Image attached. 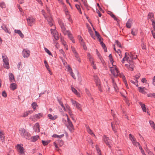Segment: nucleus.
I'll return each mask as SVG.
<instances>
[{
  "label": "nucleus",
  "mask_w": 155,
  "mask_h": 155,
  "mask_svg": "<svg viewBox=\"0 0 155 155\" xmlns=\"http://www.w3.org/2000/svg\"><path fill=\"white\" fill-rule=\"evenodd\" d=\"M64 136V134H63L61 135H58L56 134H54L52 136V137H57L58 138H61L62 137Z\"/></svg>",
  "instance_id": "obj_37"
},
{
  "label": "nucleus",
  "mask_w": 155,
  "mask_h": 155,
  "mask_svg": "<svg viewBox=\"0 0 155 155\" xmlns=\"http://www.w3.org/2000/svg\"><path fill=\"white\" fill-rule=\"evenodd\" d=\"M109 57L110 59V61L111 63L112 64L113 63V62H114L113 59L112 58V56L111 54H110L109 55Z\"/></svg>",
  "instance_id": "obj_54"
},
{
  "label": "nucleus",
  "mask_w": 155,
  "mask_h": 155,
  "mask_svg": "<svg viewBox=\"0 0 155 155\" xmlns=\"http://www.w3.org/2000/svg\"><path fill=\"white\" fill-rule=\"evenodd\" d=\"M141 82L143 83H147V80H146L145 78H143L141 80Z\"/></svg>",
  "instance_id": "obj_61"
},
{
  "label": "nucleus",
  "mask_w": 155,
  "mask_h": 155,
  "mask_svg": "<svg viewBox=\"0 0 155 155\" xmlns=\"http://www.w3.org/2000/svg\"><path fill=\"white\" fill-rule=\"evenodd\" d=\"M0 138L2 142L4 141L5 136L2 131H0Z\"/></svg>",
  "instance_id": "obj_25"
},
{
  "label": "nucleus",
  "mask_w": 155,
  "mask_h": 155,
  "mask_svg": "<svg viewBox=\"0 0 155 155\" xmlns=\"http://www.w3.org/2000/svg\"><path fill=\"white\" fill-rule=\"evenodd\" d=\"M44 49L45 51L49 55H52V54L51 53V52L46 48H44Z\"/></svg>",
  "instance_id": "obj_46"
},
{
  "label": "nucleus",
  "mask_w": 155,
  "mask_h": 155,
  "mask_svg": "<svg viewBox=\"0 0 155 155\" xmlns=\"http://www.w3.org/2000/svg\"><path fill=\"white\" fill-rule=\"evenodd\" d=\"M85 91L87 94L89 96H90L91 95V94L89 92V91L87 88L85 89Z\"/></svg>",
  "instance_id": "obj_57"
},
{
  "label": "nucleus",
  "mask_w": 155,
  "mask_h": 155,
  "mask_svg": "<svg viewBox=\"0 0 155 155\" xmlns=\"http://www.w3.org/2000/svg\"><path fill=\"white\" fill-rule=\"evenodd\" d=\"M58 101L59 103L60 104L61 106L63 108L64 110H65V108L62 102L59 99L58 100Z\"/></svg>",
  "instance_id": "obj_40"
},
{
  "label": "nucleus",
  "mask_w": 155,
  "mask_h": 155,
  "mask_svg": "<svg viewBox=\"0 0 155 155\" xmlns=\"http://www.w3.org/2000/svg\"><path fill=\"white\" fill-rule=\"evenodd\" d=\"M39 137V136L38 135H36L33 137H32L31 141L33 142H35L38 139Z\"/></svg>",
  "instance_id": "obj_32"
},
{
  "label": "nucleus",
  "mask_w": 155,
  "mask_h": 155,
  "mask_svg": "<svg viewBox=\"0 0 155 155\" xmlns=\"http://www.w3.org/2000/svg\"><path fill=\"white\" fill-rule=\"evenodd\" d=\"M139 104L140 105L142 109L143 112H146V107L145 104H143L141 102H139Z\"/></svg>",
  "instance_id": "obj_22"
},
{
  "label": "nucleus",
  "mask_w": 155,
  "mask_h": 155,
  "mask_svg": "<svg viewBox=\"0 0 155 155\" xmlns=\"http://www.w3.org/2000/svg\"><path fill=\"white\" fill-rule=\"evenodd\" d=\"M115 43L117 46L119 48H122V46L121 43L118 40L116 41Z\"/></svg>",
  "instance_id": "obj_42"
},
{
  "label": "nucleus",
  "mask_w": 155,
  "mask_h": 155,
  "mask_svg": "<svg viewBox=\"0 0 155 155\" xmlns=\"http://www.w3.org/2000/svg\"><path fill=\"white\" fill-rule=\"evenodd\" d=\"M100 44H101V46H102V47L104 48V51L107 52V49L106 47V46H105V44L103 42H101V43H100Z\"/></svg>",
  "instance_id": "obj_38"
},
{
  "label": "nucleus",
  "mask_w": 155,
  "mask_h": 155,
  "mask_svg": "<svg viewBox=\"0 0 155 155\" xmlns=\"http://www.w3.org/2000/svg\"><path fill=\"white\" fill-rule=\"evenodd\" d=\"M32 112L33 111L32 110L28 111L24 113L23 114L22 116L23 117H26V116H27L29 114L32 113Z\"/></svg>",
  "instance_id": "obj_26"
},
{
  "label": "nucleus",
  "mask_w": 155,
  "mask_h": 155,
  "mask_svg": "<svg viewBox=\"0 0 155 155\" xmlns=\"http://www.w3.org/2000/svg\"><path fill=\"white\" fill-rule=\"evenodd\" d=\"M147 18L148 20H150L151 21L155 20L153 13L151 12H150L148 15Z\"/></svg>",
  "instance_id": "obj_14"
},
{
  "label": "nucleus",
  "mask_w": 155,
  "mask_h": 155,
  "mask_svg": "<svg viewBox=\"0 0 155 155\" xmlns=\"http://www.w3.org/2000/svg\"><path fill=\"white\" fill-rule=\"evenodd\" d=\"M71 101L72 103V105L74 106H76V107H77V104L76 101L72 99H71Z\"/></svg>",
  "instance_id": "obj_41"
},
{
  "label": "nucleus",
  "mask_w": 155,
  "mask_h": 155,
  "mask_svg": "<svg viewBox=\"0 0 155 155\" xmlns=\"http://www.w3.org/2000/svg\"><path fill=\"white\" fill-rule=\"evenodd\" d=\"M15 33H17L20 36V37H21L22 38H23L24 37V36L23 34L22 33L21 31L18 30H16L15 29Z\"/></svg>",
  "instance_id": "obj_23"
},
{
  "label": "nucleus",
  "mask_w": 155,
  "mask_h": 155,
  "mask_svg": "<svg viewBox=\"0 0 155 155\" xmlns=\"http://www.w3.org/2000/svg\"><path fill=\"white\" fill-rule=\"evenodd\" d=\"M58 23L60 25V27H61V26H63L64 25L62 21L61 20H59L58 21Z\"/></svg>",
  "instance_id": "obj_56"
},
{
  "label": "nucleus",
  "mask_w": 155,
  "mask_h": 155,
  "mask_svg": "<svg viewBox=\"0 0 155 155\" xmlns=\"http://www.w3.org/2000/svg\"><path fill=\"white\" fill-rule=\"evenodd\" d=\"M61 29L62 31L63 34L64 35H67L69 38L74 43V40L72 37V35L69 31L66 30L64 25L62 26H61Z\"/></svg>",
  "instance_id": "obj_5"
},
{
  "label": "nucleus",
  "mask_w": 155,
  "mask_h": 155,
  "mask_svg": "<svg viewBox=\"0 0 155 155\" xmlns=\"http://www.w3.org/2000/svg\"><path fill=\"white\" fill-rule=\"evenodd\" d=\"M9 80L11 82H15L14 77L12 73H10L9 74Z\"/></svg>",
  "instance_id": "obj_17"
},
{
  "label": "nucleus",
  "mask_w": 155,
  "mask_h": 155,
  "mask_svg": "<svg viewBox=\"0 0 155 155\" xmlns=\"http://www.w3.org/2000/svg\"><path fill=\"white\" fill-rule=\"evenodd\" d=\"M88 133L90 134L91 135L93 136L95 138H96L97 137L95 134L93 132L92 130L91 129H89L87 131Z\"/></svg>",
  "instance_id": "obj_33"
},
{
  "label": "nucleus",
  "mask_w": 155,
  "mask_h": 155,
  "mask_svg": "<svg viewBox=\"0 0 155 155\" xmlns=\"http://www.w3.org/2000/svg\"><path fill=\"white\" fill-rule=\"evenodd\" d=\"M71 89L72 90V91L74 93L76 94L77 95L78 94V92L77 90L75 89L72 86H71Z\"/></svg>",
  "instance_id": "obj_43"
},
{
  "label": "nucleus",
  "mask_w": 155,
  "mask_h": 155,
  "mask_svg": "<svg viewBox=\"0 0 155 155\" xmlns=\"http://www.w3.org/2000/svg\"><path fill=\"white\" fill-rule=\"evenodd\" d=\"M43 114L41 113H38V114H36L35 115V117L37 119H39L41 117H42Z\"/></svg>",
  "instance_id": "obj_35"
},
{
  "label": "nucleus",
  "mask_w": 155,
  "mask_h": 155,
  "mask_svg": "<svg viewBox=\"0 0 155 155\" xmlns=\"http://www.w3.org/2000/svg\"><path fill=\"white\" fill-rule=\"evenodd\" d=\"M67 71H68L70 72H71V71H72V69L71 68L70 66L69 65H68V67H67Z\"/></svg>",
  "instance_id": "obj_55"
},
{
  "label": "nucleus",
  "mask_w": 155,
  "mask_h": 155,
  "mask_svg": "<svg viewBox=\"0 0 155 155\" xmlns=\"http://www.w3.org/2000/svg\"><path fill=\"white\" fill-rule=\"evenodd\" d=\"M110 71L114 76L116 77L118 76L122 78L125 82V84L126 85L127 84V82H125L126 80L124 75L123 74H120L119 73L116 66L114 65L113 68H111Z\"/></svg>",
  "instance_id": "obj_2"
},
{
  "label": "nucleus",
  "mask_w": 155,
  "mask_h": 155,
  "mask_svg": "<svg viewBox=\"0 0 155 155\" xmlns=\"http://www.w3.org/2000/svg\"><path fill=\"white\" fill-rule=\"evenodd\" d=\"M30 54V51L26 49L23 50L22 51V54L25 58L28 57Z\"/></svg>",
  "instance_id": "obj_13"
},
{
  "label": "nucleus",
  "mask_w": 155,
  "mask_h": 155,
  "mask_svg": "<svg viewBox=\"0 0 155 155\" xmlns=\"http://www.w3.org/2000/svg\"><path fill=\"white\" fill-rule=\"evenodd\" d=\"M48 116L49 119L52 120H54L57 118L56 116L53 117L52 115L51 114H48Z\"/></svg>",
  "instance_id": "obj_36"
},
{
  "label": "nucleus",
  "mask_w": 155,
  "mask_h": 155,
  "mask_svg": "<svg viewBox=\"0 0 155 155\" xmlns=\"http://www.w3.org/2000/svg\"><path fill=\"white\" fill-rule=\"evenodd\" d=\"M104 140L106 144L108 145L109 147H110V143H111L112 140L108 137L104 135Z\"/></svg>",
  "instance_id": "obj_12"
},
{
  "label": "nucleus",
  "mask_w": 155,
  "mask_h": 155,
  "mask_svg": "<svg viewBox=\"0 0 155 155\" xmlns=\"http://www.w3.org/2000/svg\"><path fill=\"white\" fill-rule=\"evenodd\" d=\"M28 25L32 26L35 23V19L32 17H29L27 19Z\"/></svg>",
  "instance_id": "obj_11"
},
{
  "label": "nucleus",
  "mask_w": 155,
  "mask_h": 155,
  "mask_svg": "<svg viewBox=\"0 0 155 155\" xmlns=\"http://www.w3.org/2000/svg\"><path fill=\"white\" fill-rule=\"evenodd\" d=\"M91 64L93 66V68L94 69H96V67L95 65L94 64V61H92V62Z\"/></svg>",
  "instance_id": "obj_62"
},
{
  "label": "nucleus",
  "mask_w": 155,
  "mask_h": 155,
  "mask_svg": "<svg viewBox=\"0 0 155 155\" xmlns=\"http://www.w3.org/2000/svg\"><path fill=\"white\" fill-rule=\"evenodd\" d=\"M51 31L52 34L53 35V36H54V35H56L58 34V32L55 29H51Z\"/></svg>",
  "instance_id": "obj_34"
},
{
  "label": "nucleus",
  "mask_w": 155,
  "mask_h": 155,
  "mask_svg": "<svg viewBox=\"0 0 155 155\" xmlns=\"http://www.w3.org/2000/svg\"><path fill=\"white\" fill-rule=\"evenodd\" d=\"M149 123L152 128L155 130V124L153 121L152 120H150Z\"/></svg>",
  "instance_id": "obj_31"
},
{
  "label": "nucleus",
  "mask_w": 155,
  "mask_h": 155,
  "mask_svg": "<svg viewBox=\"0 0 155 155\" xmlns=\"http://www.w3.org/2000/svg\"><path fill=\"white\" fill-rule=\"evenodd\" d=\"M131 33L134 36H135L137 35V32L135 30L132 29Z\"/></svg>",
  "instance_id": "obj_49"
},
{
  "label": "nucleus",
  "mask_w": 155,
  "mask_h": 155,
  "mask_svg": "<svg viewBox=\"0 0 155 155\" xmlns=\"http://www.w3.org/2000/svg\"><path fill=\"white\" fill-rule=\"evenodd\" d=\"M71 48L72 51L73 52V53L74 54L75 57H76V58H78V56H77L78 53H77V51H76L75 48L74 47H73L72 46L71 47Z\"/></svg>",
  "instance_id": "obj_28"
},
{
  "label": "nucleus",
  "mask_w": 155,
  "mask_h": 155,
  "mask_svg": "<svg viewBox=\"0 0 155 155\" xmlns=\"http://www.w3.org/2000/svg\"><path fill=\"white\" fill-rule=\"evenodd\" d=\"M129 136L133 144L136 147H137L138 144H139V143L137 142L136 139L134 137L132 136L131 134H129Z\"/></svg>",
  "instance_id": "obj_8"
},
{
  "label": "nucleus",
  "mask_w": 155,
  "mask_h": 155,
  "mask_svg": "<svg viewBox=\"0 0 155 155\" xmlns=\"http://www.w3.org/2000/svg\"><path fill=\"white\" fill-rule=\"evenodd\" d=\"M132 20L131 19H129L127 23H126V26L128 28H131V25L132 24Z\"/></svg>",
  "instance_id": "obj_21"
},
{
  "label": "nucleus",
  "mask_w": 155,
  "mask_h": 155,
  "mask_svg": "<svg viewBox=\"0 0 155 155\" xmlns=\"http://www.w3.org/2000/svg\"><path fill=\"white\" fill-rule=\"evenodd\" d=\"M78 39H79L81 45L83 46V48L84 50H86L87 49V47L85 45V44L84 42V41L82 38L81 36L78 35Z\"/></svg>",
  "instance_id": "obj_10"
},
{
  "label": "nucleus",
  "mask_w": 155,
  "mask_h": 155,
  "mask_svg": "<svg viewBox=\"0 0 155 155\" xmlns=\"http://www.w3.org/2000/svg\"><path fill=\"white\" fill-rule=\"evenodd\" d=\"M0 7L2 8H5L6 7L5 4L4 2H2L0 3Z\"/></svg>",
  "instance_id": "obj_45"
},
{
  "label": "nucleus",
  "mask_w": 155,
  "mask_h": 155,
  "mask_svg": "<svg viewBox=\"0 0 155 155\" xmlns=\"http://www.w3.org/2000/svg\"><path fill=\"white\" fill-rule=\"evenodd\" d=\"M58 34L56 35H54V36L53 37L56 40H57L59 39V37L58 36Z\"/></svg>",
  "instance_id": "obj_63"
},
{
  "label": "nucleus",
  "mask_w": 155,
  "mask_h": 155,
  "mask_svg": "<svg viewBox=\"0 0 155 155\" xmlns=\"http://www.w3.org/2000/svg\"><path fill=\"white\" fill-rule=\"evenodd\" d=\"M147 150H146L147 152L148 153L149 155H154L153 154L152 152L148 150L147 148H146Z\"/></svg>",
  "instance_id": "obj_53"
},
{
  "label": "nucleus",
  "mask_w": 155,
  "mask_h": 155,
  "mask_svg": "<svg viewBox=\"0 0 155 155\" xmlns=\"http://www.w3.org/2000/svg\"><path fill=\"white\" fill-rule=\"evenodd\" d=\"M88 142L90 144H91V145L92 147H93L94 146V145H93L94 143L92 139H90V140H88Z\"/></svg>",
  "instance_id": "obj_50"
},
{
  "label": "nucleus",
  "mask_w": 155,
  "mask_h": 155,
  "mask_svg": "<svg viewBox=\"0 0 155 155\" xmlns=\"http://www.w3.org/2000/svg\"><path fill=\"white\" fill-rule=\"evenodd\" d=\"M17 148L18 151L20 153L21 155H24V148L23 147L21 146L20 145L18 144L17 145Z\"/></svg>",
  "instance_id": "obj_9"
},
{
  "label": "nucleus",
  "mask_w": 155,
  "mask_h": 155,
  "mask_svg": "<svg viewBox=\"0 0 155 155\" xmlns=\"http://www.w3.org/2000/svg\"><path fill=\"white\" fill-rule=\"evenodd\" d=\"M42 143L44 146H45L48 144V143H49V142L48 141H44L42 140Z\"/></svg>",
  "instance_id": "obj_47"
},
{
  "label": "nucleus",
  "mask_w": 155,
  "mask_h": 155,
  "mask_svg": "<svg viewBox=\"0 0 155 155\" xmlns=\"http://www.w3.org/2000/svg\"><path fill=\"white\" fill-rule=\"evenodd\" d=\"M112 83L113 84V85L114 87V88L116 92L118 91V88L117 87V84L115 82L114 80V79L112 78Z\"/></svg>",
  "instance_id": "obj_19"
},
{
  "label": "nucleus",
  "mask_w": 155,
  "mask_h": 155,
  "mask_svg": "<svg viewBox=\"0 0 155 155\" xmlns=\"http://www.w3.org/2000/svg\"><path fill=\"white\" fill-rule=\"evenodd\" d=\"M140 73H138L135 76V78L136 79V82L137 83L138 82L137 80L140 78Z\"/></svg>",
  "instance_id": "obj_39"
},
{
  "label": "nucleus",
  "mask_w": 155,
  "mask_h": 155,
  "mask_svg": "<svg viewBox=\"0 0 155 155\" xmlns=\"http://www.w3.org/2000/svg\"><path fill=\"white\" fill-rule=\"evenodd\" d=\"M61 29L62 31L63 34L64 35H67L69 38L74 43V40L72 37V35L69 31L66 30L64 25L62 26H61Z\"/></svg>",
  "instance_id": "obj_4"
},
{
  "label": "nucleus",
  "mask_w": 155,
  "mask_h": 155,
  "mask_svg": "<svg viewBox=\"0 0 155 155\" xmlns=\"http://www.w3.org/2000/svg\"><path fill=\"white\" fill-rule=\"evenodd\" d=\"M19 133L20 135L23 138L27 140L32 138L30 134L24 128H21L19 130Z\"/></svg>",
  "instance_id": "obj_3"
},
{
  "label": "nucleus",
  "mask_w": 155,
  "mask_h": 155,
  "mask_svg": "<svg viewBox=\"0 0 155 155\" xmlns=\"http://www.w3.org/2000/svg\"><path fill=\"white\" fill-rule=\"evenodd\" d=\"M2 58L3 61L4 63V65H5L4 68L7 69H8L9 68L8 63V59L6 55L5 54L2 55Z\"/></svg>",
  "instance_id": "obj_6"
},
{
  "label": "nucleus",
  "mask_w": 155,
  "mask_h": 155,
  "mask_svg": "<svg viewBox=\"0 0 155 155\" xmlns=\"http://www.w3.org/2000/svg\"><path fill=\"white\" fill-rule=\"evenodd\" d=\"M153 84L154 86H155V76H154L153 79Z\"/></svg>",
  "instance_id": "obj_64"
},
{
  "label": "nucleus",
  "mask_w": 155,
  "mask_h": 155,
  "mask_svg": "<svg viewBox=\"0 0 155 155\" xmlns=\"http://www.w3.org/2000/svg\"><path fill=\"white\" fill-rule=\"evenodd\" d=\"M94 78L96 83V86L98 87L99 91H100L101 92H102V90L101 87L100 80L98 78L96 75H95L94 76Z\"/></svg>",
  "instance_id": "obj_7"
},
{
  "label": "nucleus",
  "mask_w": 155,
  "mask_h": 155,
  "mask_svg": "<svg viewBox=\"0 0 155 155\" xmlns=\"http://www.w3.org/2000/svg\"><path fill=\"white\" fill-rule=\"evenodd\" d=\"M2 95L3 97H6L7 96V94L5 91H3L2 93Z\"/></svg>",
  "instance_id": "obj_59"
},
{
  "label": "nucleus",
  "mask_w": 155,
  "mask_h": 155,
  "mask_svg": "<svg viewBox=\"0 0 155 155\" xmlns=\"http://www.w3.org/2000/svg\"><path fill=\"white\" fill-rule=\"evenodd\" d=\"M47 20L49 25L51 26L53 25V19L51 17H48L46 18Z\"/></svg>",
  "instance_id": "obj_18"
},
{
  "label": "nucleus",
  "mask_w": 155,
  "mask_h": 155,
  "mask_svg": "<svg viewBox=\"0 0 155 155\" xmlns=\"http://www.w3.org/2000/svg\"><path fill=\"white\" fill-rule=\"evenodd\" d=\"M108 13L110 15V16L112 18H114V20L117 21V22L118 21L117 18L114 15V14H113V13L112 12H109Z\"/></svg>",
  "instance_id": "obj_30"
},
{
  "label": "nucleus",
  "mask_w": 155,
  "mask_h": 155,
  "mask_svg": "<svg viewBox=\"0 0 155 155\" xmlns=\"http://www.w3.org/2000/svg\"><path fill=\"white\" fill-rule=\"evenodd\" d=\"M56 142L60 147H61L64 144L63 141L61 140H58Z\"/></svg>",
  "instance_id": "obj_29"
},
{
  "label": "nucleus",
  "mask_w": 155,
  "mask_h": 155,
  "mask_svg": "<svg viewBox=\"0 0 155 155\" xmlns=\"http://www.w3.org/2000/svg\"><path fill=\"white\" fill-rule=\"evenodd\" d=\"M44 63L45 64V66L47 70L49 71L50 74H51L52 73L50 69L49 68V66L46 60H45L44 61Z\"/></svg>",
  "instance_id": "obj_24"
},
{
  "label": "nucleus",
  "mask_w": 155,
  "mask_h": 155,
  "mask_svg": "<svg viewBox=\"0 0 155 155\" xmlns=\"http://www.w3.org/2000/svg\"><path fill=\"white\" fill-rule=\"evenodd\" d=\"M68 125H67V127L70 130H72L73 129V125L71 121L69 120V118L68 117Z\"/></svg>",
  "instance_id": "obj_15"
},
{
  "label": "nucleus",
  "mask_w": 155,
  "mask_h": 155,
  "mask_svg": "<svg viewBox=\"0 0 155 155\" xmlns=\"http://www.w3.org/2000/svg\"><path fill=\"white\" fill-rule=\"evenodd\" d=\"M138 89L139 92L143 94H146V92L144 90L145 89H147L145 87H138Z\"/></svg>",
  "instance_id": "obj_16"
},
{
  "label": "nucleus",
  "mask_w": 155,
  "mask_h": 155,
  "mask_svg": "<svg viewBox=\"0 0 155 155\" xmlns=\"http://www.w3.org/2000/svg\"><path fill=\"white\" fill-rule=\"evenodd\" d=\"M78 81H79V84H82V82L83 81H82V78L81 77H78Z\"/></svg>",
  "instance_id": "obj_52"
},
{
  "label": "nucleus",
  "mask_w": 155,
  "mask_h": 155,
  "mask_svg": "<svg viewBox=\"0 0 155 155\" xmlns=\"http://www.w3.org/2000/svg\"><path fill=\"white\" fill-rule=\"evenodd\" d=\"M1 28L5 32L8 33H10V32L9 31L8 29L6 27L5 25H3L1 26Z\"/></svg>",
  "instance_id": "obj_27"
},
{
  "label": "nucleus",
  "mask_w": 155,
  "mask_h": 155,
  "mask_svg": "<svg viewBox=\"0 0 155 155\" xmlns=\"http://www.w3.org/2000/svg\"><path fill=\"white\" fill-rule=\"evenodd\" d=\"M152 22V25L153 28V30L155 31V20L151 21Z\"/></svg>",
  "instance_id": "obj_58"
},
{
  "label": "nucleus",
  "mask_w": 155,
  "mask_h": 155,
  "mask_svg": "<svg viewBox=\"0 0 155 155\" xmlns=\"http://www.w3.org/2000/svg\"><path fill=\"white\" fill-rule=\"evenodd\" d=\"M111 125L112 130L115 133H116L117 131V129H116V128L115 127V126H114V124L112 123H111Z\"/></svg>",
  "instance_id": "obj_48"
},
{
  "label": "nucleus",
  "mask_w": 155,
  "mask_h": 155,
  "mask_svg": "<svg viewBox=\"0 0 155 155\" xmlns=\"http://www.w3.org/2000/svg\"><path fill=\"white\" fill-rule=\"evenodd\" d=\"M10 87L12 90L14 91L17 88V85L16 84L13 83L10 84Z\"/></svg>",
  "instance_id": "obj_20"
},
{
  "label": "nucleus",
  "mask_w": 155,
  "mask_h": 155,
  "mask_svg": "<svg viewBox=\"0 0 155 155\" xmlns=\"http://www.w3.org/2000/svg\"><path fill=\"white\" fill-rule=\"evenodd\" d=\"M31 106L32 107V108L34 110H35L36 109V107L38 106V105L36 103L34 102L32 104Z\"/></svg>",
  "instance_id": "obj_44"
},
{
  "label": "nucleus",
  "mask_w": 155,
  "mask_h": 155,
  "mask_svg": "<svg viewBox=\"0 0 155 155\" xmlns=\"http://www.w3.org/2000/svg\"><path fill=\"white\" fill-rule=\"evenodd\" d=\"M137 58V55L134 56L131 53L126 52L121 62L122 63H124L125 61H127V63L125 64L126 68L129 70L133 71L135 67L133 60L136 59Z\"/></svg>",
  "instance_id": "obj_1"
},
{
  "label": "nucleus",
  "mask_w": 155,
  "mask_h": 155,
  "mask_svg": "<svg viewBox=\"0 0 155 155\" xmlns=\"http://www.w3.org/2000/svg\"><path fill=\"white\" fill-rule=\"evenodd\" d=\"M116 52H117L119 55L120 58H121L122 55H121V51L119 49H118L116 51Z\"/></svg>",
  "instance_id": "obj_51"
},
{
  "label": "nucleus",
  "mask_w": 155,
  "mask_h": 155,
  "mask_svg": "<svg viewBox=\"0 0 155 155\" xmlns=\"http://www.w3.org/2000/svg\"><path fill=\"white\" fill-rule=\"evenodd\" d=\"M141 47L143 49H146V46L145 44H144L143 43H142L141 45Z\"/></svg>",
  "instance_id": "obj_60"
}]
</instances>
